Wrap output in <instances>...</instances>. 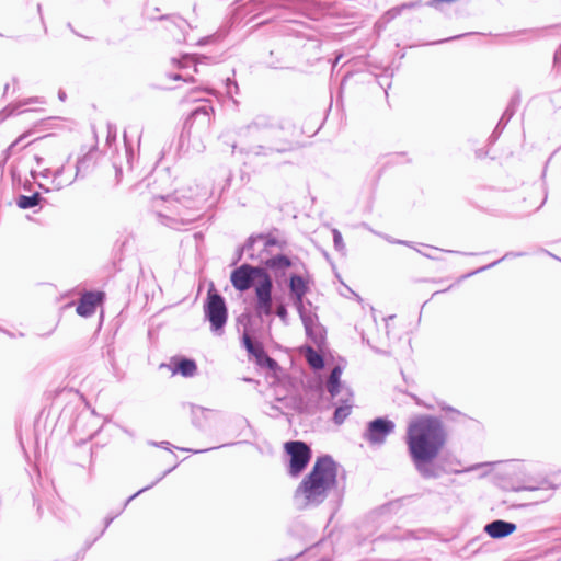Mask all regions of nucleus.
Wrapping results in <instances>:
<instances>
[{"label":"nucleus","mask_w":561,"mask_h":561,"mask_svg":"<svg viewBox=\"0 0 561 561\" xmlns=\"http://www.w3.org/2000/svg\"><path fill=\"white\" fill-rule=\"evenodd\" d=\"M265 355L263 350H259L257 354L255 355L256 362L259 363L262 358V356Z\"/></svg>","instance_id":"4be33fe9"},{"label":"nucleus","mask_w":561,"mask_h":561,"mask_svg":"<svg viewBox=\"0 0 561 561\" xmlns=\"http://www.w3.org/2000/svg\"><path fill=\"white\" fill-rule=\"evenodd\" d=\"M301 321L305 325L306 333L316 343L322 341V329L317 322V316L311 311L307 310L304 305L297 306Z\"/></svg>","instance_id":"0eeeda50"},{"label":"nucleus","mask_w":561,"mask_h":561,"mask_svg":"<svg viewBox=\"0 0 561 561\" xmlns=\"http://www.w3.org/2000/svg\"><path fill=\"white\" fill-rule=\"evenodd\" d=\"M103 299L102 293H87L82 296L77 312L82 317H90L95 312V308Z\"/></svg>","instance_id":"6e6552de"},{"label":"nucleus","mask_w":561,"mask_h":561,"mask_svg":"<svg viewBox=\"0 0 561 561\" xmlns=\"http://www.w3.org/2000/svg\"><path fill=\"white\" fill-rule=\"evenodd\" d=\"M336 482V466L329 457L317 460L311 472L302 480L295 493L301 506L317 505L324 501Z\"/></svg>","instance_id":"f03ea898"},{"label":"nucleus","mask_w":561,"mask_h":561,"mask_svg":"<svg viewBox=\"0 0 561 561\" xmlns=\"http://www.w3.org/2000/svg\"><path fill=\"white\" fill-rule=\"evenodd\" d=\"M516 529V525L504 520H495L485 526V531L492 538H502L511 535Z\"/></svg>","instance_id":"1a4fd4ad"},{"label":"nucleus","mask_w":561,"mask_h":561,"mask_svg":"<svg viewBox=\"0 0 561 561\" xmlns=\"http://www.w3.org/2000/svg\"><path fill=\"white\" fill-rule=\"evenodd\" d=\"M290 264L289 259L284 255L272 257L266 262V266L275 272H284Z\"/></svg>","instance_id":"9b49d317"},{"label":"nucleus","mask_w":561,"mask_h":561,"mask_svg":"<svg viewBox=\"0 0 561 561\" xmlns=\"http://www.w3.org/2000/svg\"><path fill=\"white\" fill-rule=\"evenodd\" d=\"M192 412H193L194 416L197 417L199 414L201 415L204 414L206 412V410L202 407H194L192 409Z\"/></svg>","instance_id":"412c9836"},{"label":"nucleus","mask_w":561,"mask_h":561,"mask_svg":"<svg viewBox=\"0 0 561 561\" xmlns=\"http://www.w3.org/2000/svg\"><path fill=\"white\" fill-rule=\"evenodd\" d=\"M334 233V243H335V247L336 248H341L342 247V236L339 231L334 230L333 231Z\"/></svg>","instance_id":"aec40b11"},{"label":"nucleus","mask_w":561,"mask_h":561,"mask_svg":"<svg viewBox=\"0 0 561 561\" xmlns=\"http://www.w3.org/2000/svg\"><path fill=\"white\" fill-rule=\"evenodd\" d=\"M259 350H262V347L259 345H253V352H249V353L252 354L253 356H255L257 354Z\"/></svg>","instance_id":"5701e85b"},{"label":"nucleus","mask_w":561,"mask_h":561,"mask_svg":"<svg viewBox=\"0 0 561 561\" xmlns=\"http://www.w3.org/2000/svg\"><path fill=\"white\" fill-rule=\"evenodd\" d=\"M259 365L266 366L271 369H274L276 367L275 360L270 358L266 354L262 356L261 360L259 362Z\"/></svg>","instance_id":"f3484780"},{"label":"nucleus","mask_w":561,"mask_h":561,"mask_svg":"<svg viewBox=\"0 0 561 561\" xmlns=\"http://www.w3.org/2000/svg\"><path fill=\"white\" fill-rule=\"evenodd\" d=\"M243 343L248 352H253L254 344L252 343L251 339L248 335L243 336Z\"/></svg>","instance_id":"a211bd4d"},{"label":"nucleus","mask_w":561,"mask_h":561,"mask_svg":"<svg viewBox=\"0 0 561 561\" xmlns=\"http://www.w3.org/2000/svg\"><path fill=\"white\" fill-rule=\"evenodd\" d=\"M350 413H351V405L339 407L334 413L335 423L341 424L348 416Z\"/></svg>","instance_id":"dca6fc26"},{"label":"nucleus","mask_w":561,"mask_h":561,"mask_svg":"<svg viewBox=\"0 0 561 561\" xmlns=\"http://www.w3.org/2000/svg\"><path fill=\"white\" fill-rule=\"evenodd\" d=\"M277 316L283 320L286 321L287 318V310L284 306H279L277 308Z\"/></svg>","instance_id":"6ab92c4d"},{"label":"nucleus","mask_w":561,"mask_h":561,"mask_svg":"<svg viewBox=\"0 0 561 561\" xmlns=\"http://www.w3.org/2000/svg\"><path fill=\"white\" fill-rule=\"evenodd\" d=\"M394 430V423L386 419H376L368 424L365 437L371 444H382Z\"/></svg>","instance_id":"423d86ee"},{"label":"nucleus","mask_w":561,"mask_h":561,"mask_svg":"<svg viewBox=\"0 0 561 561\" xmlns=\"http://www.w3.org/2000/svg\"><path fill=\"white\" fill-rule=\"evenodd\" d=\"M231 283L240 291L250 287L254 288L256 305L255 309L259 316H270L272 313V279L270 275L260 267L241 265L231 273Z\"/></svg>","instance_id":"7ed1b4c3"},{"label":"nucleus","mask_w":561,"mask_h":561,"mask_svg":"<svg viewBox=\"0 0 561 561\" xmlns=\"http://www.w3.org/2000/svg\"><path fill=\"white\" fill-rule=\"evenodd\" d=\"M205 313L214 330L220 329L227 320V309L222 297L211 287L205 306Z\"/></svg>","instance_id":"20e7f679"},{"label":"nucleus","mask_w":561,"mask_h":561,"mask_svg":"<svg viewBox=\"0 0 561 561\" xmlns=\"http://www.w3.org/2000/svg\"><path fill=\"white\" fill-rule=\"evenodd\" d=\"M411 459L419 472L434 477L428 463L435 459L446 443V433L437 419L417 416L410 421L405 438Z\"/></svg>","instance_id":"f257e3e1"},{"label":"nucleus","mask_w":561,"mask_h":561,"mask_svg":"<svg viewBox=\"0 0 561 561\" xmlns=\"http://www.w3.org/2000/svg\"><path fill=\"white\" fill-rule=\"evenodd\" d=\"M341 375L342 370L340 367H335L330 375L328 390L332 397H335L339 392Z\"/></svg>","instance_id":"f8f14e48"},{"label":"nucleus","mask_w":561,"mask_h":561,"mask_svg":"<svg viewBox=\"0 0 561 561\" xmlns=\"http://www.w3.org/2000/svg\"><path fill=\"white\" fill-rule=\"evenodd\" d=\"M306 358L313 368H321L323 366L322 357L310 347L307 348Z\"/></svg>","instance_id":"4468645a"},{"label":"nucleus","mask_w":561,"mask_h":561,"mask_svg":"<svg viewBox=\"0 0 561 561\" xmlns=\"http://www.w3.org/2000/svg\"><path fill=\"white\" fill-rule=\"evenodd\" d=\"M290 290L297 298V306L302 305V296L307 291V284L300 276H293L290 279Z\"/></svg>","instance_id":"9d476101"},{"label":"nucleus","mask_w":561,"mask_h":561,"mask_svg":"<svg viewBox=\"0 0 561 561\" xmlns=\"http://www.w3.org/2000/svg\"><path fill=\"white\" fill-rule=\"evenodd\" d=\"M38 204V196H20L18 199V206L22 209L34 207Z\"/></svg>","instance_id":"2eb2a0df"},{"label":"nucleus","mask_w":561,"mask_h":561,"mask_svg":"<svg viewBox=\"0 0 561 561\" xmlns=\"http://www.w3.org/2000/svg\"><path fill=\"white\" fill-rule=\"evenodd\" d=\"M176 371L185 377H190L195 374L196 365L193 360L183 359L178 364Z\"/></svg>","instance_id":"ddd939ff"},{"label":"nucleus","mask_w":561,"mask_h":561,"mask_svg":"<svg viewBox=\"0 0 561 561\" xmlns=\"http://www.w3.org/2000/svg\"><path fill=\"white\" fill-rule=\"evenodd\" d=\"M285 449L290 456L289 471L293 476L301 472L310 459L308 446L301 442L286 443Z\"/></svg>","instance_id":"39448f33"}]
</instances>
